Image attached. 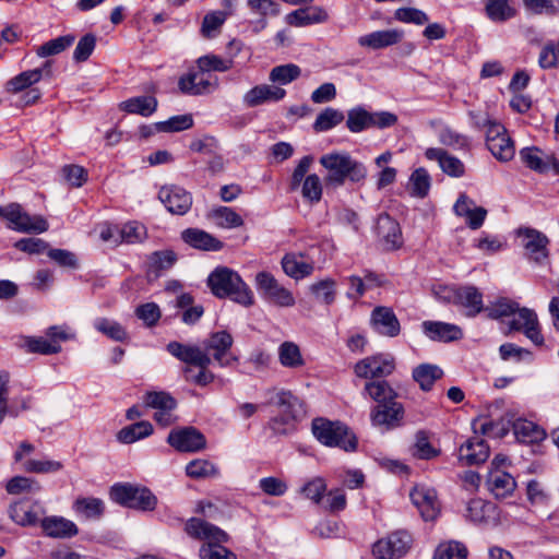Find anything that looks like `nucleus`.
Wrapping results in <instances>:
<instances>
[{
    "label": "nucleus",
    "instance_id": "1",
    "mask_svg": "<svg viewBox=\"0 0 559 559\" xmlns=\"http://www.w3.org/2000/svg\"><path fill=\"white\" fill-rule=\"evenodd\" d=\"M185 532L193 539L205 542L200 548L201 559H237L236 555L223 544L228 542V535L219 527L198 518L189 519Z\"/></svg>",
    "mask_w": 559,
    "mask_h": 559
},
{
    "label": "nucleus",
    "instance_id": "2",
    "mask_svg": "<svg viewBox=\"0 0 559 559\" xmlns=\"http://www.w3.org/2000/svg\"><path fill=\"white\" fill-rule=\"evenodd\" d=\"M166 348L171 356L189 365L185 368L188 381L200 386H205L214 381L215 376L209 370L212 362L211 356L202 347L173 341L167 344Z\"/></svg>",
    "mask_w": 559,
    "mask_h": 559
},
{
    "label": "nucleus",
    "instance_id": "3",
    "mask_svg": "<svg viewBox=\"0 0 559 559\" xmlns=\"http://www.w3.org/2000/svg\"><path fill=\"white\" fill-rule=\"evenodd\" d=\"M320 164L325 169V183L341 187L348 179L353 183L362 182L367 177L366 166L350 157L346 152H332L320 157Z\"/></svg>",
    "mask_w": 559,
    "mask_h": 559
},
{
    "label": "nucleus",
    "instance_id": "4",
    "mask_svg": "<svg viewBox=\"0 0 559 559\" xmlns=\"http://www.w3.org/2000/svg\"><path fill=\"white\" fill-rule=\"evenodd\" d=\"M207 285L214 296L229 297L234 301L249 307L253 304V294L239 274L226 266L216 267L207 277Z\"/></svg>",
    "mask_w": 559,
    "mask_h": 559
},
{
    "label": "nucleus",
    "instance_id": "5",
    "mask_svg": "<svg viewBox=\"0 0 559 559\" xmlns=\"http://www.w3.org/2000/svg\"><path fill=\"white\" fill-rule=\"evenodd\" d=\"M436 295L445 302L463 307L468 317H475L485 309L483 295L475 286H442Z\"/></svg>",
    "mask_w": 559,
    "mask_h": 559
},
{
    "label": "nucleus",
    "instance_id": "6",
    "mask_svg": "<svg viewBox=\"0 0 559 559\" xmlns=\"http://www.w3.org/2000/svg\"><path fill=\"white\" fill-rule=\"evenodd\" d=\"M317 439L328 447H338L352 452L357 448L356 437L338 421L317 417Z\"/></svg>",
    "mask_w": 559,
    "mask_h": 559
},
{
    "label": "nucleus",
    "instance_id": "7",
    "mask_svg": "<svg viewBox=\"0 0 559 559\" xmlns=\"http://www.w3.org/2000/svg\"><path fill=\"white\" fill-rule=\"evenodd\" d=\"M0 218L8 221V227L20 233L40 234L48 229V222L40 215H29L20 204L0 205Z\"/></svg>",
    "mask_w": 559,
    "mask_h": 559
},
{
    "label": "nucleus",
    "instance_id": "8",
    "mask_svg": "<svg viewBox=\"0 0 559 559\" xmlns=\"http://www.w3.org/2000/svg\"><path fill=\"white\" fill-rule=\"evenodd\" d=\"M255 283L262 298L277 307H292L295 304L293 293L281 284L270 272H259Z\"/></svg>",
    "mask_w": 559,
    "mask_h": 559
},
{
    "label": "nucleus",
    "instance_id": "9",
    "mask_svg": "<svg viewBox=\"0 0 559 559\" xmlns=\"http://www.w3.org/2000/svg\"><path fill=\"white\" fill-rule=\"evenodd\" d=\"M413 538L406 531H395L374 543L372 554L379 559H399L411 549Z\"/></svg>",
    "mask_w": 559,
    "mask_h": 559
},
{
    "label": "nucleus",
    "instance_id": "10",
    "mask_svg": "<svg viewBox=\"0 0 559 559\" xmlns=\"http://www.w3.org/2000/svg\"><path fill=\"white\" fill-rule=\"evenodd\" d=\"M395 369L394 357L390 354H377L356 362L355 374L364 379H378L390 376Z\"/></svg>",
    "mask_w": 559,
    "mask_h": 559
},
{
    "label": "nucleus",
    "instance_id": "11",
    "mask_svg": "<svg viewBox=\"0 0 559 559\" xmlns=\"http://www.w3.org/2000/svg\"><path fill=\"white\" fill-rule=\"evenodd\" d=\"M233 336L226 331H218L212 333L206 340L203 342V350L213 354V358L221 367L230 366L234 361L237 360V357L230 353V348L233 346Z\"/></svg>",
    "mask_w": 559,
    "mask_h": 559
},
{
    "label": "nucleus",
    "instance_id": "12",
    "mask_svg": "<svg viewBox=\"0 0 559 559\" xmlns=\"http://www.w3.org/2000/svg\"><path fill=\"white\" fill-rule=\"evenodd\" d=\"M178 87L187 95L210 94L218 87V79L198 69L182 75L178 81Z\"/></svg>",
    "mask_w": 559,
    "mask_h": 559
},
{
    "label": "nucleus",
    "instance_id": "13",
    "mask_svg": "<svg viewBox=\"0 0 559 559\" xmlns=\"http://www.w3.org/2000/svg\"><path fill=\"white\" fill-rule=\"evenodd\" d=\"M512 317L513 319L509 323L510 330L522 331L525 336L536 345L544 343L538 318L534 310L526 307H519V310H516L515 314H512Z\"/></svg>",
    "mask_w": 559,
    "mask_h": 559
},
{
    "label": "nucleus",
    "instance_id": "14",
    "mask_svg": "<svg viewBox=\"0 0 559 559\" xmlns=\"http://www.w3.org/2000/svg\"><path fill=\"white\" fill-rule=\"evenodd\" d=\"M167 442L180 452H197L206 447L204 435L193 427L171 430L167 437Z\"/></svg>",
    "mask_w": 559,
    "mask_h": 559
},
{
    "label": "nucleus",
    "instance_id": "15",
    "mask_svg": "<svg viewBox=\"0 0 559 559\" xmlns=\"http://www.w3.org/2000/svg\"><path fill=\"white\" fill-rule=\"evenodd\" d=\"M518 236L523 238V247L531 260L543 263L548 258L549 239L537 229L524 227L518 229Z\"/></svg>",
    "mask_w": 559,
    "mask_h": 559
},
{
    "label": "nucleus",
    "instance_id": "16",
    "mask_svg": "<svg viewBox=\"0 0 559 559\" xmlns=\"http://www.w3.org/2000/svg\"><path fill=\"white\" fill-rule=\"evenodd\" d=\"M453 212L456 216L465 218L466 225L473 230L483 226L488 214L485 207L477 206L475 201L464 192L460 193L453 205Z\"/></svg>",
    "mask_w": 559,
    "mask_h": 559
},
{
    "label": "nucleus",
    "instance_id": "17",
    "mask_svg": "<svg viewBox=\"0 0 559 559\" xmlns=\"http://www.w3.org/2000/svg\"><path fill=\"white\" fill-rule=\"evenodd\" d=\"M158 199L168 212L176 215L186 214L192 205V197L178 186H165L158 192Z\"/></svg>",
    "mask_w": 559,
    "mask_h": 559
},
{
    "label": "nucleus",
    "instance_id": "18",
    "mask_svg": "<svg viewBox=\"0 0 559 559\" xmlns=\"http://www.w3.org/2000/svg\"><path fill=\"white\" fill-rule=\"evenodd\" d=\"M44 513L41 506L29 498H23L10 506V518L21 526L35 525Z\"/></svg>",
    "mask_w": 559,
    "mask_h": 559
},
{
    "label": "nucleus",
    "instance_id": "19",
    "mask_svg": "<svg viewBox=\"0 0 559 559\" xmlns=\"http://www.w3.org/2000/svg\"><path fill=\"white\" fill-rule=\"evenodd\" d=\"M312 164L313 157L311 155L302 157L296 166L290 179L292 191L298 190L301 182H304L301 187V193L302 197L309 202L314 200V197L312 195V191L314 190V175L307 176V173L311 168Z\"/></svg>",
    "mask_w": 559,
    "mask_h": 559
},
{
    "label": "nucleus",
    "instance_id": "20",
    "mask_svg": "<svg viewBox=\"0 0 559 559\" xmlns=\"http://www.w3.org/2000/svg\"><path fill=\"white\" fill-rule=\"evenodd\" d=\"M404 416V407L395 400L378 404L371 412V421L374 426H384L388 429L397 427Z\"/></svg>",
    "mask_w": 559,
    "mask_h": 559
},
{
    "label": "nucleus",
    "instance_id": "21",
    "mask_svg": "<svg viewBox=\"0 0 559 559\" xmlns=\"http://www.w3.org/2000/svg\"><path fill=\"white\" fill-rule=\"evenodd\" d=\"M110 496L115 502L141 511L153 510L157 503L152 491H110Z\"/></svg>",
    "mask_w": 559,
    "mask_h": 559
},
{
    "label": "nucleus",
    "instance_id": "22",
    "mask_svg": "<svg viewBox=\"0 0 559 559\" xmlns=\"http://www.w3.org/2000/svg\"><path fill=\"white\" fill-rule=\"evenodd\" d=\"M377 234L385 250H395L402 246V233L399 223L388 214L377 219Z\"/></svg>",
    "mask_w": 559,
    "mask_h": 559
},
{
    "label": "nucleus",
    "instance_id": "23",
    "mask_svg": "<svg viewBox=\"0 0 559 559\" xmlns=\"http://www.w3.org/2000/svg\"><path fill=\"white\" fill-rule=\"evenodd\" d=\"M520 157L532 170L544 174L551 168L555 174L559 175V160L552 155H546L537 147H525L521 150Z\"/></svg>",
    "mask_w": 559,
    "mask_h": 559
},
{
    "label": "nucleus",
    "instance_id": "24",
    "mask_svg": "<svg viewBox=\"0 0 559 559\" xmlns=\"http://www.w3.org/2000/svg\"><path fill=\"white\" fill-rule=\"evenodd\" d=\"M44 534L51 538H71L78 535L79 528L74 522L59 515L45 516L40 520Z\"/></svg>",
    "mask_w": 559,
    "mask_h": 559
},
{
    "label": "nucleus",
    "instance_id": "25",
    "mask_svg": "<svg viewBox=\"0 0 559 559\" xmlns=\"http://www.w3.org/2000/svg\"><path fill=\"white\" fill-rule=\"evenodd\" d=\"M370 320L373 329L381 335L394 337L400 334L399 319L389 307H376L371 312Z\"/></svg>",
    "mask_w": 559,
    "mask_h": 559
},
{
    "label": "nucleus",
    "instance_id": "26",
    "mask_svg": "<svg viewBox=\"0 0 559 559\" xmlns=\"http://www.w3.org/2000/svg\"><path fill=\"white\" fill-rule=\"evenodd\" d=\"M271 397L267 401L269 405L276 406L280 409L278 415H296V418L301 419L305 416L304 403L295 396L290 391L273 390Z\"/></svg>",
    "mask_w": 559,
    "mask_h": 559
},
{
    "label": "nucleus",
    "instance_id": "27",
    "mask_svg": "<svg viewBox=\"0 0 559 559\" xmlns=\"http://www.w3.org/2000/svg\"><path fill=\"white\" fill-rule=\"evenodd\" d=\"M412 503L425 521H435L441 511L437 491H409Z\"/></svg>",
    "mask_w": 559,
    "mask_h": 559
},
{
    "label": "nucleus",
    "instance_id": "28",
    "mask_svg": "<svg viewBox=\"0 0 559 559\" xmlns=\"http://www.w3.org/2000/svg\"><path fill=\"white\" fill-rule=\"evenodd\" d=\"M285 95L286 92L282 87L260 84L249 90L243 95L242 102L247 107L253 108L264 103L278 102L283 99Z\"/></svg>",
    "mask_w": 559,
    "mask_h": 559
},
{
    "label": "nucleus",
    "instance_id": "29",
    "mask_svg": "<svg viewBox=\"0 0 559 559\" xmlns=\"http://www.w3.org/2000/svg\"><path fill=\"white\" fill-rule=\"evenodd\" d=\"M403 31L392 28L376 31L358 38V45L372 50L383 49L399 44L403 39Z\"/></svg>",
    "mask_w": 559,
    "mask_h": 559
},
{
    "label": "nucleus",
    "instance_id": "30",
    "mask_svg": "<svg viewBox=\"0 0 559 559\" xmlns=\"http://www.w3.org/2000/svg\"><path fill=\"white\" fill-rule=\"evenodd\" d=\"M489 456V447L480 436H473L460 448V460L467 465L484 463Z\"/></svg>",
    "mask_w": 559,
    "mask_h": 559
},
{
    "label": "nucleus",
    "instance_id": "31",
    "mask_svg": "<svg viewBox=\"0 0 559 559\" xmlns=\"http://www.w3.org/2000/svg\"><path fill=\"white\" fill-rule=\"evenodd\" d=\"M424 333L432 341L451 342L463 337L462 329L452 323L441 321L423 322Z\"/></svg>",
    "mask_w": 559,
    "mask_h": 559
},
{
    "label": "nucleus",
    "instance_id": "32",
    "mask_svg": "<svg viewBox=\"0 0 559 559\" xmlns=\"http://www.w3.org/2000/svg\"><path fill=\"white\" fill-rule=\"evenodd\" d=\"M425 156L430 160H437L442 171L448 176L462 177L464 175V164L457 157L450 155L442 148H427Z\"/></svg>",
    "mask_w": 559,
    "mask_h": 559
},
{
    "label": "nucleus",
    "instance_id": "33",
    "mask_svg": "<svg viewBox=\"0 0 559 559\" xmlns=\"http://www.w3.org/2000/svg\"><path fill=\"white\" fill-rule=\"evenodd\" d=\"M181 237L186 243L195 249L218 251L223 248V242L221 240L202 229L188 228L182 231Z\"/></svg>",
    "mask_w": 559,
    "mask_h": 559
},
{
    "label": "nucleus",
    "instance_id": "34",
    "mask_svg": "<svg viewBox=\"0 0 559 559\" xmlns=\"http://www.w3.org/2000/svg\"><path fill=\"white\" fill-rule=\"evenodd\" d=\"M466 511V516L475 523H488L498 518L496 504L481 498L472 499Z\"/></svg>",
    "mask_w": 559,
    "mask_h": 559
},
{
    "label": "nucleus",
    "instance_id": "35",
    "mask_svg": "<svg viewBox=\"0 0 559 559\" xmlns=\"http://www.w3.org/2000/svg\"><path fill=\"white\" fill-rule=\"evenodd\" d=\"M512 430L515 438L523 443H535L542 441L546 436L543 428L523 418H519L512 423Z\"/></svg>",
    "mask_w": 559,
    "mask_h": 559
},
{
    "label": "nucleus",
    "instance_id": "36",
    "mask_svg": "<svg viewBox=\"0 0 559 559\" xmlns=\"http://www.w3.org/2000/svg\"><path fill=\"white\" fill-rule=\"evenodd\" d=\"M282 267L285 274L295 280L304 278L312 272V264L305 260L302 254L287 253L282 259Z\"/></svg>",
    "mask_w": 559,
    "mask_h": 559
},
{
    "label": "nucleus",
    "instance_id": "37",
    "mask_svg": "<svg viewBox=\"0 0 559 559\" xmlns=\"http://www.w3.org/2000/svg\"><path fill=\"white\" fill-rule=\"evenodd\" d=\"M154 431L153 425L147 420H141L126 426L117 433V440L123 444H131L150 437Z\"/></svg>",
    "mask_w": 559,
    "mask_h": 559
},
{
    "label": "nucleus",
    "instance_id": "38",
    "mask_svg": "<svg viewBox=\"0 0 559 559\" xmlns=\"http://www.w3.org/2000/svg\"><path fill=\"white\" fill-rule=\"evenodd\" d=\"M41 76L43 69H33L21 72L5 83V91L12 94H17L39 82Z\"/></svg>",
    "mask_w": 559,
    "mask_h": 559
},
{
    "label": "nucleus",
    "instance_id": "39",
    "mask_svg": "<svg viewBox=\"0 0 559 559\" xmlns=\"http://www.w3.org/2000/svg\"><path fill=\"white\" fill-rule=\"evenodd\" d=\"M157 108V100L153 96H138L129 98L120 104V109L129 114H138L144 117L152 115Z\"/></svg>",
    "mask_w": 559,
    "mask_h": 559
},
{
    "label": "nucleus",
    "instance_id": "40",
    "mask_svg": "<svg viewBox=\"0 0 559 559\" xmlns=\"http://www.w3.org/2000/svg\"><path fill=\"white\" fill-rule=\"evenodd\" d=\"M443 371L436 365L421 364L413 370V379L423 391L431 390L433 383L440 379Z\"/></svg>",
    "mask_w": 559,
    "mask_h": 559
},
{
    "label": "nucleus",
    "instance_id": "41",
    "mask_svg": "<svg viewBox=\"0 0 559 559\" xmlns=\"http://www.w3.org/2000/svg\"><path fill=\"white\" fill-rule=\"evenodd\" d=\"M104 509L103 501L97 498H79L73 503L74 512L85 520H98Z\"/></svg>",
    "mask_w": 559,
    "mask_h": 559
},
{
    "label": "nucleus",
    "instance_id": "42",
    "mask_svg": "<svg viewBox=\"0 0 559 559\" xmlns=\"http://www.w3.org/2000/svg\"><path fill=\"white\" fill-rule=\"evenodd\" d=\"M364 391L378 404L393 401L397 397L394 389L384 380L368 381Z\"/></svg>",
    "mask_w": 559,
    "mask_h": 559
},
{
    "label": "nucleus",
    "instance_id": "43",
    "mask_svg": "<svg viewBox=\"0 0 559 559\" xmlns=\"http://www.w3.org/2000/svg\"><path fill=\"white\" fill-rule=\"evenodd\" d=\"M186 473L190 478L207 479L218 477L219 469L209 460L195 459L187 464Z\"/></svg>",
    "mask_w": 559,
    "mask_h": 559
},
{
    "label": "nucleus",
    "instance_id": "44",
    "mask_svg": "<svg viewBox=\"0 0 559 559\" xmlns=\"http://www.w3.org/2000/svg\"><path fill=\"white\" fill-rule=\"evenodd\" d=\"M278 360L285 368L296 369L305 365L299 347L293 342H284L278 347Z\"/></svg>",
    "mask_w": 559,
    "mask_h": 559
},
{
    "label": "nucleus",
    "instance_id": "45",
    "mask_svg": "<svg viewBox=\"0 0 559 559\" xmlns=\"http://www.w3.org/2000/svg\"><path fill=\"white\" fill-rule=\"evenodd\" d=\"M346 127L353 133H359L371 128V112L357 106L347 111Z\"/></svg>",
    "mask_w": 559,
    "mask_h": 559
},
{
    "label": "nucleus",
    "instance_id": "46",
    "mask_svg": "<svg viewBox=\"0 0 559 559\" xmlns=\"http://www.w3.org/2000/svg\"><path fill=\"white\" fill-rule=\"evenodd\" d=\"M235 53H230V58L223 59L219 56L209 53L197 60L198 69L206 74L211 71L226 72L233 68Z\"/></svg>",
    "mask_w": 559,
    "mask_h": 559
},
{
    "label": "nucleus",
    "instance_id": "47",
    "mask_svg": "<svg viewBox=\"0 0 559 559\" xmlns=\"http://www.w3.org/2000/svg\"><path fill=\"white\" fill-rule=\"evenodd\" d=\"M516 310H519V304L506 297L498 298L484 309L487 317L492 320L511 317L512 314H515Z\"/></svg>",
    "mask_w": 559,
    "mask_h": 559
},
{
    "label": "nucleus",
    "instance_id": "48",
    "mask_svg": "<svg viewBox=\"0 0 559 559\" xmlns=\"http://www.w3.org/2000/svg\"><path fill=\"white\" fill-rule=\"evenodd\" d=\"M345 119V115L341 109L325 107L317 112V132H325L341 124Z\"/></svg>",
    "mask_w": 559,
    "mask_h": 559
},
{
    "label": "nucleus",
    "instance_id": "49",
    "mask_svg": "<svg viewBox=\"0 0 559 559\" xmlns=\"http://www.w3.org/2000/svg\"><path fill=\"white\" fill-rule=\"evenodd\" d=\"M94 328L116 342H124L128 338L126 329L117 321L98 318L94 321Z\"/></svg>",
    "mask_w": 559,
    "mask_h": 559
},
{
    "label": "nucleus",
    "instance_id": "50",
    "mask_svg": "<svg viewBox=\"0 0 559 559\" xmlns=\"http://www.w3.org/2000/svg\"><path fill=\"white\" fill-rule=\"evenodd\" d=\"M23 346L27 353L40 354V355H53L61 352V345L50 342L45 337H33L27 336L24 338Z\"/></svg>",
    "mask_w": 559,
    "mask_h": 559
},
{
    "label": "nucleus",
    "instance_id": "51",
    "mask_svg": "<svg viewBox=\"0 0 559 559\" xmlns=\"http://www.w3.org/2000/svg\"><path fill=\"white\" fill-rule=\"evenodd\" d=\"M485 9L488 17L493 22H504L515 14L509 0H486Z\"/></svg>",
    "mask_w": 559,
    "mask_h": 559
},
{
    "label": "nucleus",
    "instance_id": "52",
    "mask_svg": "<svg viewBox=\"0 0 559 559\" xmlns=\"http://www.w3.org/2000/svg\"><path fill=\"white\" fill-rule=\"evenodd\" d=\"M431 186V178L428 171L420 167L413 171L409 178V190L412 195L417 198H425Z\"/></svg>",
    "mask_w": 559,
    "mask_h": 559
},
{
    "label": "nucleus",
    "instance_id": "53",
    "mask_svg": "<svg viewBox=\"0 0 559 559\" xmlns=\"http://www.w3.org/2000/svg\"><path fill=\"white\" fill-rule=\"evenodd\" d=\"M74 40L75 36L72 34L59 36L39 46L36 52L41 58L58 55L70 47Z\"/></svg>",
    "mask_w": 559,
    "mask_h": 559
},
{
    "label": "nucleus",
    "instance_id": "54",
    "mask_svg": "<svg viewBox=\"0 0 559 559\" xmlns=\"http://www.w3.org/2000/svg\"><path fill=\"white\" fill-rule=\"evenodd\" d=\"M193 127V118L190 114L173 116L165 121L155 123L157 132H180Z\"/></svg>",
    "mask_w": 559,
    "mask_h": 559
},
{
    "label": "nucleus",
    "instance_id": "55",
    "mask_svg": "<svg viewBox=\"0 0 559 559\" xmlns=\"http://www.w3.org/2000/svg\"><path fill=\"white\" fill-rule=\"evenodd\" d=\"M211 215L215 219L216 225L223 228H236L243 225L242 217L227 206L214 209Z\"/></svg>",
    "mask_w": 559,
    "mask_h": 559
},
{
    "label": "nucleus",
    "instance_id": "56",
    "mask_svg": "<svg viewBox=\"0 0 559 559\" xmlns=\"http://www.w3.org/2000/svg\"><path fill=\"white\" fill-rule=\"evenodd\" d=\"M301 70L294 63H287L274 67L269 75L273 83L286 85L300 76Z\"/></svg>",
    "mask_w": 559,
    "mask_h": 559
},
{
    "label": "nucleus",
    "instance_id": "57",
    "mask_svg": "<svg viewBox=\"0 0 559 559\" xmlns=\"http://www.w3.org/2000/svg\"><path fill=\"white\" fill-rule=\"evenodd\" d=\"M412 455L418 460H431L439 455V450L429 442L426 432L418 431L415 436V443L411 449Z\"/></svg>",
    "mask_w": 559,
    "mask_h": 559
},
{
    "label": "nucleus",
    "instance_id": "58",
    "mask_svg": "<svg viewBox=\"0 0 559 559\" xmlns=\"http://www.w3.org/2000/svg\"><path fill=\"white\" fill-rule=\"evenodd\" d=\"M487 147L491 154L501 162L512 159L515 154L514 144L509 134H506L501 139H496L493 142H489Z\"/></svg>",
    "mask_w": 559,
    "mask_h": 559
},
{
    "label": "nucleus",
    "instance_id": "59",
    "mask_svg": "<svg viewBox=\"0 0 559 559\" xmlns=\"http://www.w3.org/2000/svg\"><path fill=\"white\" fill-rule=\"evenodd\" d=\"M467 548L460 542L450 540L441 543L436 551L433 559H466Z\"/></svg>",
    "mask_w": 559,
    "mask_h": 559
},
{
    "label": "nucleus",
    "instance_id": "60",
    "mask_svg": "<svg viewBox=\"0 0 559 559\" xmlns=\"http://www.w3.org/2000/svg\"><path fill=\"white\" fill-rule=\"evenodd\" d=\"M144 402L146 406L156 411H175L177 407V401L169 393L164 391L147 392L145 394Z\"/></svg>",
    "mask_w": 559,
    "mask_h": 559
},
{
    "label": "nucleus",
    "instance_id": "61",
    "mask_svg": "<svg viewBox=\"0 0 559 559\" xmlns=\"http://www.w3.org/2000/svg\"><path fill=\"white\" fill-rule=\"evenodd\" d=\"M317 504L332 512L341 511L346 506V497L344 491H317Z\"/></svg>",
    "mask_w": 559,
    "mask_h": 559
},
{
    "label": "nucleus",
    "instance_id": "62",
    "mask_svg": "<svg viewBox=\"0 0 559 559\" xmlns=\"http://www.w3.org/2000/svg\"><path fill=\"white\" fill-rule=\"evenodd\" d=\"M538 66L544 70L559 67V40L549 41L542 47Z\"/></svg>",
    "mask_w": 559,
    "mask_h": 559
},
{
    "label": "nucleus",
    "instance_id": "63",
    "mask_svg": "<svg viewBox=\"0 0 559 559\" xmlns=\"http://www.w3.org/2000/svg\"><path fill=\"white\" fill-rule=\"evenodd\" d=\"M176 261L177 255L171 250L155 251L148 257L150 269L156 273L170 269Z\"/></svg>",
    "mask_w": 559,
    "mask_h": 559
},
{
    "label": "nucleus",
    "instance_id": "64",
    "mask_svg": "<svg viewBox=\"0 0 559 559\" xmlns=\"http://www.w3.org/2000/svg\"><path fill=\"white\" fill-rule=\"evenodd\" d=\"M336 296V282L333 278L328 277L317 282V302L330 306L335 301Z\"/></svg>",
    "mask_w": 559,
    "mask_h": 559
}]
</instances>
